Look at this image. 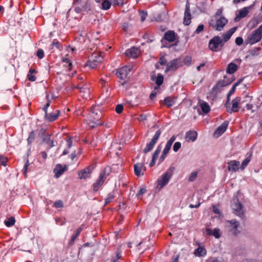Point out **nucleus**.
Returning a JSON list of instances; mask_svg holds the SVG:
<instances>
[{
	"label": "nucleus",
	"mask_w": 262,
	"mask_h": 262,
	"mask_svg": "<svg viewBox=\"0 0 262 262\" xmlns=\"http://www.w3.org/2000/svg\"><path fill=\"white\" fill-rule=\"evenodd\" d=\"M236 30V28L233 27L224 33L221 37L219 36L213 37L209 41V49L212 52H215L220 51L225 43L230 39Z\"/></svg>",
	"instance_id": "f257e3e1"
},
{
	"label": "nucleus",
	"mask_w": 262,
	"mask_h": 262,
	"mask_svg": "<svg viewBox=\"0 0 262 262\" xmlns=\"http://www.w3.org/2000/svg\"><path fill=\"white\" fill-rule=\"evenodd\" d=\"M102 114L97 106H93L86 119V123L90 128H94L103 124Z\"/></svg>",
	"instance_id": "f03ea898"
},
{
	"label": "nucleus",
	"mask_w": 262,
	"mask_h": 262,
	"mask_svg": "<svg viewBox=\"0 0 262 262\" xmlns=\"http://www.w3.org/2000/svg\"><path fill=\"white\" fill-rule=\"evenodd\" d=\"M262 38V25L257 29L254 30L250 34L246 39L245 42L247 45H252L261 40Z\"/></svg>",
	"instance_id": "7ed1b4c3"
},
{
	"label": "nucleus",
	"mask_w": 262,
	"mask_h": 262,
	"mask_svg": "<svg viewBox=\"0 0 262 262\" xmlns=\"http://www.w3.org/2000/svg\"><path fill=\"white\" fill-rule=\"evenodd\" d=\"M228 20L224 16L219 17H216L214 19H212L210 20L209 26L213 29L217 31H221L223 29L225 25L228 23Z\"/></svg>",
	"instance_id": "20e7f679"
},
{
	"label": "nucleus",
	"mask_w": 262,
	"mask_h": 262,
	"mask_svg": "<svg viewBox=\"0 0 262 262\" xmlns=\"http://www.w3.org/2000/svg\"><path fill=\"white\" fill-rule=\"evenodd\" d=\"M174 168L170 167L165 173H164L157 180L158 186L162 188L167 185L173 173Z\"/></svg>",
	"instance_id": "39448f33"
},
{
	"label": "nucleus",
	"mask_w": 262,
	"mask_h": 262,
	"mask_svg": "<svg viewBox=\"0 0 262 262\" xmlns=\"http://www.w3.org/2000/svg\"><path fill=\"white\" fill-rule=\"evenodd\" d=\"M241 98L239 97H236L233 99L231 102H229V100L225 103L227 112L229 113H236L239 110V104L241 103Z\"/></svg>",
	"instance_id": "423d86ee"
},
{
	"label": "nucleus",
	"mask_w": 262,
	"mask_h": 262,
	"mask_svg": "<svg viewBox=\"0 0 262 262\" xmlns=\"http://www.w3.org/2000/svg\"><path fill=\"white\" fill-rule=\"evenodd\" d=\"M161 134V132L160 130H158L152 138L149 141V143L146 144L145 147L143 149V152L145 154H146L149 151H150L155 146L156 143L159 140Z\"/></svg>",
	"instance_id": "0eeeda50"
},
{
	"label": "nucleus",
	"mask_w": 262,
	"mask_h": 262,
	"mask_svg": "<svg viewBox=\"0 0 262 262\" xmlns=\"http://www.w3.org/2000/svg\"><path fill=\"white\" fill-rule=\"evenodd\" d=\"M183 65V61L180 58L174 59L168 63L165 69V72L175 71L179 68L182 67Z\"/></svg>",
	"instance_id": "6e6552de"
},
{
	"label": "nucleus",
	"mask_w": 262,
	"mask_h": 262,
	"mask_svg": "<svg viewBox=\"0 0 262 262\" xmlns=\"http://www.w3.org/2000/svg\"><path fill=\"white\" fill-rule=\"evenodd\" d=\"M231 206L232 209L234 210V213L236 215L242 217L244 215L243 206L242 204L239 202L237 198L233 200L231 202Z\"/></svg>",
	"instance_id": "1a4fd4ad"
},
{
	"label": "nucleus",
	"mask_w": 262,
	"mask_h": 262,
	"mask_svg": "<svg viewBox=\"0 0 262 262\" xmlns=\"http://www.w3.org/2000/svg\"><path fill=\"white\" fill-rule=\"evenodd\" d=\"M132 69V67L130 65L124 66L118 70L116 75L119 79L125 80L127 78Z\"/></svg>",
	"instance_id": "9d476101"
},
{
	"label": "nucleus",
	"mask_w": 262,
	"mask_h": 262,
	"mask_svg": "<svg viewBox=\"0 0 262 262\" xmlns=\"http://www.w3.org/2000/svg\"><path fill=\"white\" fill-rule=\"evenodd\" d=\"M250 8L251 7H245L239 10L236 14L234 21L238 22L242 18L245 17L249 13Z\"/></svg>",
	"instance_id": "9b49d317"
},
{
	"label": "nucleus",
	"mask_w": 262,
	"mask_h": 262,
	"mask_svg": "<svg viewBox=\"0 0 262 262\" xmlns=\"http://www.w3.org/2000/svg\"><path fill=\"white\" fill-rule=\"evenodd\" d=\"M125 54L128 57L136 58L140 55V50L137 47H132L127 50Z\"/></svg>",
	"instance_id": "f8f14e48"
},
{
	"label": "nucleus",
	"mask_w": 262,
	"mask_h": 262,
	"mask_svg": "<svg viewBox=\"0 0 262 262\" xmlns=\"http://www.w3.org/2000/svg\"><path fill=\"white\" fill-rule=\"evenodd\" d=\"M134 172L136 176L140 177L143 176L146 168L144 164L138 163L134 165Z\"/></svg>",
	"instance_id": "ddd939ff"
},
{
	"label": "nucleus",
	"mask_w": 262,
	"mask_h": 262,
	"mask_svg": "<svg viewBox=\"0 0 262 262\" xmlns=\"http://www.w3.org/2000/svg\"><path fill=\"white\" fill-rule=\"evenodd\" d=\"M60 114L58 110L50 114L47 113L45 115V118L49 122H53L56 120Z\"/></svg>",
	"instance_id": "4468645a"
},
{
	"label": "nucleus",
	"mask_w": 262,
	"mask_h": 262,
	"mask_svg": "<svg viewBox=\"0 0 262 262\" xmlns=\"http://www.w3.org/2000/svg\"><path fill=\"white\" fill-rule=\"evenodd\" d=\"M228 125V122L225 121L219 126L214 132V135L216 137L221 136L226 130Z\"/></svg>",
	"instance_id": "2eb2a0df"
},
{
	"label": "nucleus",
	"mask_w": 262,
	"mask_h": 262,
	"mask_svg": "<svg viewBox=\"0 0 262 262\" xmlns=\"http://www.w3.org/2000/svg\"><path fill=\"white\" fill-rule=\"evenodd\" d=\"M228 169L230 171L235 172L237 171L239 167V162L235 160H232L228 163Z\"/></svg>",
	"instance_id": "dca6fc26"
},
{
	"label": "nucleus",
	"mask_w": 262,
	"mask_h": 262,
	"mask_svg": "<svg viewBox=\"0 0 262 262\" xmlns=\"http://www.w3.org/2000/svg\"><path fill=\"white\" fill-rule=\"evenodd\" d=\"M198 134L195 131H188L185 134V140L187 142H194L197 138Z\"/></svg>",
	"instance_id": "f3484780"
},
{
	"label": "nucleus",
	"mask_w": 262,
	"mask_h": 262,
	"mask_svg": "<svg viewBox=\"0 0 262 262\" xmlns=\"http://www.w3.org/2000/svg\"><path fill=\"white\" fill-rule=\"evenodd\" d=\"M176 38V35L172 31H168L165 32L163 39H165L169 42H172L175 41Z\"/></svg>",
	"instance_id": "a211bd4d"
},
{
	"label": "nucleus",
	"mask_w": 262,
	"mask_h": 262,
	"mask_svg": "<svg viewBox=\"0 0 262 262\" xmlns=\"http://www.w3.org/2000/svg\"><path fill=\"white\" fill-rule=\"evenodd\" d=\"M66 169V166L62 167V165L59 164H57L54 170L55 177L58 178L60 177Z\"/></svg>",
	"instance_id": "6ab92c4d"
},
{
	"label": "nucleus",
	"mask_w": 262,
	"mask_h": 262,
	"mask_svg": "<svg viewBox=\"0 0 262 262\" xmlns=\"http://www.w3.org/2000/svg\"><path fill=\"white\" fill-rule=\"evenodd\" d=\"M206 232L207 235L214 236L216 238H219L221 236L220 230L219 228H214L212 230L210 228H206Z\"/></svg>",
	"instance_id": "aec40b11"
},
{
	"label": "nucleus",
	"mask_w": 262,
	"mask_h": 262,
	"mask_svg": "<svg viewBox=\"0 0 262 262\" xmlns=\"http://www.w3.org/2000/svg\"><path fill=\"white\" fill-rule=\"evenodd\" d=\"M104 182L105 181L104 180L99 177L93 184L92 187L93 191L95 192L97 191L103 185Z\"/></svg>",
	"instance_id": "412c9836"
},
{
	"label": "nucleus",
	"mask_w": 262,
	"mask_h": 262,
	"mask_svg": "<svg viewBox=\"0 0 262 262\" xmlns=\"http://www.w3.org/2000/svg\"><path fill=\"white\" fill-rule=\"evenodd\" d=\"M194 254L198 257H204L206 255L207 251L203 246H199L194 251Z\"/></svg>",
	"instance_id": "4be33fe9"
},
{
	"label": "nucleus",
	"mask_w": 262,
	"mask_h": 262,
	"mask_svg": "<svg viewBox=\"0 0 262 262\" xmlns=\"http://www.w3.org/2000/svg\"><path fill=\"white\" fill-rule=\"evenodd\" d=\"M112 172V168L110 166L105 167L102 171L100 172L99 177L105 181L107 177Z\"/></svg>",
	"instance_id": "5701e85b"
},
{
	"label": "nucleus",
	"mask_w": 262,
	"mask_h": 262,
	"mask_svg": "<svg viewBox=\"0 0 262 262\" xmlns=\"http://www.w3.org/2000/svg\"><path fill=\"white\" fill-rule=\"evenodd\" d=\"M231 225V229H230L231 232L234 235L237 234L239 232L238 231L237 228L239 226V223L238 222L234 220H232L229 221Z\"/></svg>",
	"instance_id": "b1692460"
},
{
	"label": "nucleus",
	"mask_w": 262,
	"mask_h": 262,
	"mask_svg": "<svg viewBox=\"0 0 262 262\" xmlns=\"http://www.w3.org/2000/svg\"><path fill=\"white\" fill-rule=\"evenodd\" d=\"M237 69V66L236 64L231 62L228 65L226 72L228 74H232L235 72Z\"/></svg>",
	"instance_id": "393cba45"
},
{
	"label": "nucleus",
	"mask_w": 262,
	"mask_h": 262,
	"mask_svg": "<svg viewBox=\"0 0 262 262\" xmlns=\"http://www.w3.org/2000/svg\"><path fill=\"white\" fill-rule=\"evenodd\" d=\"M176 99L173 97H168L164 99V103L168 107L172 106L175 103Z\"/></svg>",
	"instance_id": "a878e982"
},
{
	"label": "nucleus",
	"mask_w": 262,
	"mask_h": 262,
	"mask_svg": "<svg viewBox=\"0 0 262 262\" xmlns=\"http://www.w3.org/2000/svg\"><path fill=\"white\" fill-rule=\"evenodd\" d=\"M90 59L94 60V61L96 62L97 63L100 64L103 60V57L99 53H93L92 54Z\"/></svg>",
	"instance_id": "bb28decb"
},
{
	"label": "nucleus",
	"mask_w": 262,
	"mask_h": 262,
	"mask_svg": "<svg viewBox=\"0 0 262 262\" xmlns=\"http://www.w3.org/2000/svg\"><path fill=\"white\" fill-rule=\"evenodd\" d=\"M37 71L32 68L30 69L29 72L27 74V77L29 81H34L36 80V78L35 75H34L35 73H36Z\"/></svg>",
	"instance_id": "cd10ccee"
},
{
	"label": "nucleus",
	"mask_w": 262,
	"mask_h": 262,
	"mask_svg": "<svg viewBox=\"0 0 262 262\" xmlns=\"http://www.w3.org/2000/svg\"><path fill=\"white\" fill-rule=\"evenodd\" d=\"M200 107L202 111L205 114L208 113L210 111V108L209 104L205 101H202L200 102Z\"/></svg>",
	"instance_id": "c85d7f7f"
},
{
	"label": "nucleus",
	"mask_w": 262,
	"mask_h": 262,
	"mask_svg": "<svg viewBox=\"0 0 262 262\" xmlns=\"http://www.w3.org/2000/svg\"><path fill=\"white\" fill-rule=\"evenodd\" d=\"M191 13L190 12H185L183 24L185 26L189 25L191 23Z\"/></svg>",
	"instance_id": "c756f323"
},
{
	"label": "nucleus",
	"mask_w": 262,
	"mask_h": 262,
	"mask_svg": "<svg viewBox=\"0 0 262 262\" xmlns=\"http://www.w3.org/2000/svg\"><path fill=\"white\" fill-rule=\"evenodd\" d=\"M62 61L68 64V68L69 71H70L72 69V63L71 61L70 57L68 54H67L66 55L62 57Z\"/></svg>",
	"instance_id": "7c9ffc66"
},
{
	"label": "nucleus",
	"mask_w": 262,
	"mask_h": 262,
	"mask_svg": "<svg viewBox=\"0 0 262 262\" xmlns=\"http://www.w3.org/2000/svg\"><path fill=\"white\" fill-rule=\"evenodd\" d=\"M252 154H250L242 162L240 168L242 170L245 169L248 163L251 160Z\"/></svg>",
	"instance_id": "2f4dec72"
},
{
	"label": "nucleus",
	"mask_w": 262,
	"mask_h": 262,
	"mask_svg": "<svg viewBox=\"0 0 262 262\" xmlns=\"http://www.w3.org/2000/svg\"><path fill=\"white\" fill-rule=\"evenodd\" d=\"M82 229L81 227L78 228L75 234L73 235L71 237V240L70 241L69 244L70 245H72L73 243H74L75 241L77 238V237L80 234Z\"/></svg>",
	"instance_id": "473e14b6"
},
{
	"label": "nucleus",
	"mask_w": 262,
	"mask_h": 262,
	"mask_svg": "<svg viewBox=\"0 0 262 262\" xmlns=\"http://www.w3.org/2000/svg\"><path fill=\"white\" fill-rule=\"evenodd\" d=\"M80 93L81 96L85 98L88 99L90 98V91L88 88H80Z\"/></svg>",
	"instance_id": "72a5a7b5"
},
{
	"label": "nucleus",
	"mask_w": 262,
	"mask_h": 262,
	"mask_svg": "<svg viewBox=\"0 0 262 262\" xmlns=\"http://www.w3.org/2000/svg\"><path fill=\"white\" fill-rule=\"evenodd\" d=\"M112 3L110 0H104L102 2L101 8L104 10H108L111 6Z\"/></svg>",
	"instance_id": "f704fd0d"
},
{
	"label": "nucleus",
	"mask_w": 262,
	"mask_h": 262,
	"mask_svg": "<svg viewBox=\"0 0 262 262\" xmlns=\"http://www.w3.org/2000/svg\"><path fill=\"white\" fill-rule=\"evenodd\" d=\"M78 178L80 179H85L88 178H89L90 177V175L88 174L86 171L82 169L80 171H79L78 173Z\"/></svg>",
	"instance_id": "c9c22d12"
},
{
	"label": "nucleus",
	"mask_w": 262,
	"mask_h": 262,
	"mask_svg": "<svg viewBox=\"0 0 262 262\" xmlns=\"http://www.w3.org/2000/svg\"><path fill=\"white\" fill-rule=\"evenodd\" d=\"M98 65V63L90 58L86 62L85 66L89 67L90 69H92L96 68Z\"/></svg>",
	"instance_id": "e433bc0d"
},
{
	"label": "nucleus",
	"mask_w": 262,
	"mask_h": 262,
	"mask_svg": "<svg viewBox=\"0 0 262 262\" xmlns=\"http://www.w3.org/2000/svg\"><path fill=\"white\" fill-rule=\"evenodd\" d=\"M114 7L122 6L126 2L125 0H110Z\"/></svg>",
	"instance_id": "4c0bfd02"
},
{
	"label": "nucleus",
	"mask_w": 262,
	"mask_h": 262,
	"mask_svg": "<svg viewBox=\"0 0 262 262\" xmlns=\"http://www.w3.org/2000/svg\"><path fill=\"white\" fill-rule=\"evenodd\" d=\"M43 141L47 144L49 145L50 147H52L54 146V142L51 139L50 135H49L45 136L43 138Z\"/></svg>",
	"instance_id": "58836bf2"
},
{
	"label": "nucleus",
	"mask_w": 262,
	"mask_h": 262,
	"mask_svg": "<svg viewBox=\"0 0 262 262\" xmlns=\"http://www.w3.org/2000/svg\"><path fill=\"white\" fill-rule=\"evenodd\" d=\"M163 76L161 74H158L157 77L156 78L155 82L158 86H160L163 84Z\"/></svg>",
	"instance_id": "ea45409f"
},
{
	"label": "nucleus",
	"mask_w": 262,
	"mask_h": 262,
	"mask_svg": "<svg viewBox=\"0 0 262 262\" xmlns=\"http://www.w3.org/2000/svg\"><path fill=\"white\" fill-rule=\"evenodd\" d=\"M15 220L14 217L11 216L7 220L5 221V224L7 227H11L14 225Z\"/></svg>",
	"instance_id": "a19ab883"
},
{
	"label": "nucleus",
	"mask_w": 262,
	"mask_h": 262,
	"mask_svg": "<svg viewBox=\"0 0 262 262\" xmlns=\"http://www.w3.org/2000/svg\"><path fill=\"white\" fill-rule=\"evenodd\" d=\"M170 148H171L170 147L165 145V146L162 151V155L161 156L160 158V159L161 161H163L165 158V157L167 156V155L169 152Z\"/></svg>",
	"instance_id": "79ce46f5"
},
{
	"label": "nucleus",
	"mask_w": 262,
	"mask_h": 262,
	"mask_svg": "<svg viewBox=\"0 0 262 262\" xmlns=\"http://www.w3.org/2000/svg\"><path fill=\"white\" fill-rule=\"evenodd\" d=\"M261 50L260 47H256L249 51L250 55L253 56H257L259 54V52Z\"/></svg>",
	"instance_id": "37998d69"
},
{
	"label": "nucleus",
	"mask_w": 262,
	"mask_h": 262,
	"mask_svg": "<svg viewBox=\"0 0 262 262\" xmlns=\"http://www.w3.org/2000/svg\"><path fill=\"white\" fill-rule=\"evenodd\" d=\"M51 49L53 47H55L57 49L61 50L62 48V46L61 44L57 40H54L52 43L51 44Z\"/></svg>",
	"instance_id": "c03bdc74"
},
{
	"label": "nucleus",
	"mask_w": 262,
	"mask_h": 262,
	"mask_svg": "<svg viewBox=\"0 0 262 262\" xmlns=\"http://www.w3.org/2000/svg\"><path fill=\"white\" fill-rule=\"evenodd\" d=\"M115 198V195L113 193H110L108 194L105 201V204H107L112 202Z\"/></svg>",
	"instance_id": "a18cd8bd"
},
{
	"label": "nucleus",
	"mask_w": 262,
	"mask_h": 262,
	"mask_svg": "<svg viewBox=\"0 0 262 262\" xmlns=\"http://www.w3.org/2000/svg\"><path fill=\"white\" fill-rule=\"evenodd\" d=\"M36 56L40 59L43 58L45 56L43 50L41 49H38L36 52Z\"/></svg>",
	"instance_id": "49530a36"
},
{
	"label": "nucleus",
	"mask_w": 262,
	"mask_h": 262,
	"mask_svg": "<svg viewBox=\"0 0 262 262\" xmlns=\"http://www.w3.org/2000/svg\"><path fill=\"white\" fill-rule=\"evenodd\" d=\"M35 139V133L34 131H32L29 135L27 139L28 143L31 144Z\"/></svg>",
	"instance_id": "de8ad7c7"
},
{
	"label": "nucleus",
	"mask_w": 262,
	"mask_h": 262,
	"mask_svg": "<svg viewBox=\"0 0 262 262\" xmlns=\"http://www.w3.org/2000/svg\"><path fill=\"white\" fill-rule=\"evenodd\" d=\"M176 137L174 135H173L170 139L167 142L166 144V146H168L169 147H171L172 144L174 142V141L176 140Z\"/></svg>",
	"instance_id": "09e8293b"
},
{
	"label": "nucleus",
	"mask_w": 262,
	"mask_h": 262,
	"mask_svg": "<svg viewBox=\"0 0 262 262\" xmlns=\"http://www.w3.org/2000/svg\"><path fill=\"white\" fill-rule=\"evenodd\" d=\"M197 176H198V172L196 171H193L192 172L189 177V181H190V182H193L194 181L195 179L197 177Z\"/></svg>",
	"instance_id": "8fccbe9b"
},
{
	"label": "nucleus",
	"mask_w": 262,
	"mask_h": 262,
	"mask_svg": "<svg viewBox=\"0 0 262 262\" xmlns=\"http://www.w3.org/2000/svg\"><path fill=\"white\" fill-rule=\"evenodd\" d=\"M8 162V159L3 156H0V164L6 166Z\"/></svg>",
	"instance_id": "3c124183"
},
{
	"label": "nucleus",
	"mask_w": 262,
	"mask_h": 262,
	"mask_svg": "<svg viewBox=\"0 0 262 262\" xmlns=\"http://www.w3.org/2000/svg\"><path fill=\"white\" fill-rule=\"evenodd\" d=\"M183 62L186 66H190L191 63V57L189 56L185 57L184 59Z\"/></svg>",
	"instance_id": "603ef678"
},
{
	"label": "nucleus",
	"mask_w": 262,
	"mask_h": 262,
	"mask_svg": "<svg viewBox=\"0 0 262 262\" xmlns=\"http://www.w3.org/2000/svg\"><path fill=\"white\" fill-rule=\"evenodd\" d=\"M181 147V143L180 142H176L173 146V150L174 151L177 152Z\"/></svg>",
	"instance_id": "864d4df0"
},
{
	"label": "nucleus",
	"mask_w": 262,
	"mask_h": 262,
	"mask_svg": "<svg viewBox=\"0 0 262 262\" xmlns=\"http://www.w3.org/2000/svg\"><path fill=\"white\" fill-rule=\"evenodd\" d=\"M160 151H161V148L159 147H158L156 149V150L155 151L154 153L153 154L152 159H154V160H157V159L158 158V157L159 156V154L160 153Z\"/></svg>",
	"instance_id": "5fc2aeb1"
},
{
	"label": "nucleus",
	"mask_w": 262,
	"mask_h": 262,
	"mask_svg": "<svg viewBox=\"0 0 262 262\" xmlns=\"http://www.w3.org/2000/svg\"><path fill=\"white\" fill-rule=\"evenodd\" d=\"M54 206L56 208H62L63 207V202L61 200H58L54 202Z\"/></svg>",
	"instance_id": "6e6d98bb"
},
{
	"label": "nucleus",
	"mask_w": 262,
	"mask_h": 262,
	"mask_svg": "<svg viewBox=\"0 0 262 262\" xmlns=\"http://www.w3.org/2000/svg\"><path fill=\"white\" fill-rule=\"evenodd\" d=\"M116 112L118 114H120L122 112L123 110V106L121 104H118L116 107Z\"/></svg>",
	"instance_id": "4d7b16f0"
},
{
	"label": "nucleus",
	"mask_w": 262,
	"mask_h": 262,
	"mask_svg": "<svg viewBox=\"0 0 262 262\" xmlns=\"http://www.w3.org/2000/svg\"><path fill=\"white\" fill-rule=\"evenodd\" d=\"M140 15L141 17V20L143 21L145 20L146 17L147 15V12H144L143 11H141L140 12Z\"/></svg>",
	"instance_id": "13d9d810"
},
{
	"label": "nucleus",
	"mask_w": 262,
	"mask_h": 262,
	"mask_svg": "<svg viewBox=\"0 0 262 262\" xmlns=\"http://www.w3.org/2000/svg\"><path fill=\"white\" fill-rule=\"evenodd\" d=\"M94 168V166L90 165L84 168V170H85L86 172L90 175Z\"/></svg>",
	"instance_id": "bf43d9fd"
},
{
	"label": "nucleus",
	"mask_w": 262,
	"mask_h": 262,
	"mask_svg": "<svg viewBox=\"0 0 262 262\" xmlns=\"http://www.w3.org/2000/svg\"><path fill=\"white\" fill-rule=\"evenodd\" d=\"M235 43L237 46H241L243 43V39L241 37H237L235 39Z\"/></svg>",
	"instance_id": "052dcab7"
},
{
	"label": "nucleus",
	"mask_w": 262,
	"mask_h": 262,
	"mask_svg": "<svg viewBox=\"0 0 262 262\" xmlns=\"http://www.w3.org/2000/svg\"><path fill=\"white\" fill-rule=\"evenodd\" d=\"M204 28V26L203 25L201 24L199 25L196 29L195 31V33L196 34H199L200 32H201Z\"/></svg>",
	"instance_id": "680f3d73"
},
{
	"label": "nucleus",
	"mask_w": 262,
	"mask_h": 262,
	"mask_svg": "<svg viewBox=\"0 0 262 262\" xmlns=\"http://www.w3.org/2000/svg\"><path fill=\"white\" fill-rule=\"evenodd\" d=\"M212 209H213V212L215 214H217L220 215L221 212H220V210L219 207L217 206L213 205L212 206Z\"/></svg>",
	"instance_id": "e2e57ef3"
},
{
	"label": "nucleus",
	"mask_w": 262,
	"mask_h": 262,
	"mask_svg": "<svg viewBox=\"0 0 262 262\" xmlns=\"http://www.w3.org/2000/svg\"><path fill=\"white\" fill-rule=\"evenodd\" d=\"M205 262H218V260L217 258L211 257L208 258Z\"/></svg>",
	"instance_id": "0e129e2a"
},
{
	"label": "nucleus",
	"mask_w": 262,
	"mask_h": 262,
	"mask_svg": "<svg viewBox=\"0 0 262 262\" xmlns=\"http://www.w3.org/2000/svg\"><path fill=\"white\" fill-rule=\"evenodd\" d=\"M50 104V102L49 101L43 107V110L44 111L45 114L48 113L47 110H48V107H49Z\"/></svg>",
	"instance_id": "69168bd1"
},
{
	"label": "nucleus",
	"mask_w": 262,
	"mask_h": 262,
	"mask_svg": "<svg viewBox=\"0 0 262 262\" xmlns=\"http://www.w3.org/2000/svg\"><path fill=\"white\" fill-rule=\"evenodd\" d=\"M74 11H75L76 13L78 14L80 13L82 11V8L78 6H76L74 8Z\"/></svg>",
	"instance_id": "338daca9"
},
{
	"label": "nucleus",
	"mask_w": 262,
	"mask_h": 262,
	"mask_svg": "<svg viewBox=\"0 0 262 262\" xmlns=\"http://www.w3.org/2000/svg\"><path fill=\"white\" fill-rule=\"evenodd\" d=\"M159 63L161 65H164L166 64L167 61L163 57H161L159 59Z\"/></svg>",
	"instance_id": "774afa93"
}]
</instances>
